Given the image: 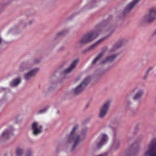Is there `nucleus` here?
<instances>
[{"instance_id": "nucleus-1", "label": "nucleus", "mask_w": 156, "mask_h": 156, "mask_svg": "<svg viewBox=\"0 0 156 156\" xmlns=\"http://www.w3.org/2000/svg\"><path fill=\"white\" fill-rule=\"evenodd\" d=\"M78 126L77 125L75 126L73 128L70 133L67 136V141L69 143H73V144L72 150L75 147L78 145L83 140L85 135V132H82L80 135H78L76 133V131L78 129Z\"/></svg>"}, {"instance_id": "nucleus-2", "label": "nucleus", "mask_w": 156, "mask_h": 156, "mask_svg": "<svg viewBox=\"0 0 156 156\" xmlns=\"http://www.w3.org/2000/svg\"><path fill=\"white\" fill-rule=\"evenodd\" d=\"M100 30H97L88 33L84 35L80 40L78 44H84L93 41L100 34Z\"/></svg>"}, {"instance_id": "nucleus-3", "label": "nucleus", "mask_w": 156, "mask_h": 156, "mask_svg": "<svg viewBox=\"0 0 156 156\" xmlns=\"http://www.w3.org/2000/svg\"><path fill=\"white\" fill-rule=\"evenodd\" d=\"M145 156H156V137L152 140L149 146V149L144 154Z\"/></svg>"}, {"instance_id": "nucleus-4", "label": "nucleus", "mask_w": 156, "mask_h": 156, "mask_svg": "<svg viewBox=\"0 0 156 156\" xmlns=\"http://www.w3.org/2000/svg\"><path fill=\"white\" fill-rule=\"evenodd\" d=\"M90 80L91 77H90L86 78L81 83L73 90V93L75 94H77L82 92L88 85Z\"/></svg>"}, {"instance_id": "nucleus-5", "label": "nucleus", "mask_w": 156, "mask_h": 156, "mask_svg": "<svg viewBox=\"0 0 156 156\" xmlns=\"http://www.w3.org/2000/svg\"><path fill=\"white\" fill-rule=\"evenodd\" d=\"M145 20L151 23L156 18V7L151 8L149 11V13L146 15L144 17Z\"/></svg>"}, {"instance_id": "nucleus-6", "label": "nucleus", "mask_w": 156, "mask_h": 156, "mask_svg": "<svg viewBox=\"0 0 156 156\" xmlns=\"http://www.w3.org/2000/svg\"><path fill=\"white\" fill-rule=\"evenodd\" d=\"M110 104L109 101H108L105 103L100 109L99 114V117L100 118H103L106 115L108 110Z\"/></svg>"}, {"instance_id": "nucleus-7", "label": "nucleus", "mask_w": 156, "mask_h": 156, "mask_svg": "<svg viewBox=\"0 0 156 156\" xmlns=\"http://www.w3.org/2000/svg\"><path fill=\"white\" fill-rule=\"evenodd\" d=\"M32 129L33 134L36 135L41 132L42 126L41 125H38L37 123L35 122L32 125Z\"/></svg>"}, {"instance_id": "nucleus-8", "label": "nucleus", "mask_w": 156, "mask_h": 156, "mask_svg": "<svg viewBox=\"0 0 156 156\" xmlns=\"http://www.w3.org/2000/svg\"><path fill=\"white\" fill-rule=\"evenodd\" d=\"M140 0H133L126 7L124 11V14L126 15Z\"/></svg>"}, {"instance_id": "nucleus-9", "label": "nucleus", "mask_w": 156, "mask_h": 156, "mask_svg": "<svg viewBox=\"0 0 156 156\" xmlns=\"http://www.w3.org/2000/svg\"><path fill=\"white\" fill-rule=\"evenodd\" d=\"M38 70L39 69L38 68H36L26 74L25 75V79L26 80H27L32 77Z\"/></svg>"}, {"instance_id": "nucleus-10", "label": "nucleus", "mask_w": 156, "mask_h": 156, "mask_svg": "<svg viewBox=\"0 0 156 156\" xmlns=\"http://www.w3.org/2000/svg\"><path fill=\"white\" fill-rule=\"evenodd\" d=\"M12 130H6L2 133L1 136V138L3 140L7 139L12 135Z\"/></svg>"}, {"instance_id": "nucleus-11", "label": "nucleus", "mask_w": 156, "mask_h": 156, "mask_svg": "<svg viewBox=\"0 0 156 156\" xmlns=\"http://www.w3.org/2000/svg\"><path fill=\"white\" fill-rule=\"evenodd\" d=\"M101 28L104 30H107V34L109 35L113 31V28L109 24H106L105 25L102 26Z\"/></svg>"}, {"instance_id": "nucleus-12", "label": "nucleus", "mask_w": 156, "mask_h": 156, "mask_svg": "<svg viewBox=\"0 0 156 156\" xmlns=\"http://www.w3.org/2000/svg\"><path fill=\"white\" fill-rule=\"evenodd\" d=\"M107 136L105 134H103L101 138L100 141L97 144V147L99 148L101 147L103 144L106 143L107 140Z\"/></svg>"}, {"instance_id": "nucleus-13", "label": "nucleus", "mask_w": 156, "mask_h": 156, "mask_svg": "<svg viewBox=\"0 0 156 156\" xmlns=\"http://www.w3.org/2000/svg\"><path fill=\"white\" fill-rule=\"evenodd\" d=\"M118 55V54L112 55L107 57L105 59L102 61L100 63L101 64L105 63L107 62H110L113 61Z\"/></svg>"}, {"instance_id": "nucleus-14", "label": "nucleus", "mask_w": 156, "mask_h": 156, "mask_svg": "<svg viewBox=\"0 0 156 156\" xmlns=\"http://www.w3.org/2000/svg\"><path fill=\"white\" fill-rule=\"evenodd\" d=\"M78 61L79 60L78 59H76L71 64L69 67L66 69L64 71V73H66L71 72L74 68L77 63L78 62Z\"/></svg>"}, {"instance_id": "nucleus-15", "label": "nucleus", "mask_w": 156, "mask_h": 156, "mask_svg": "<svg viewBox=\"0 0 156 156\" xmlns=\"http://www.w3.org/2000/svg\"><path fill=\"white\" fill-rule=\"evenodd\" d=\"M143 93V92L142 90H138L134 96L133 97V100H136L141 98Z\"/></svg>"}, {"instance_id": "nucleus-16", "label": "nucleus", "mask_w": 156, "mask_h": 156, "mask_svg": "<svg viewBox=\"0 0 156 156\" xmlns=\"http://www.w3.org/2000/svg\"><path fill=\"white\" fill-rule=\"evenodd\" d=\"M21 81V79L19 78L15 79L10 83V85L12 87L16 86L20 83Z\"/></svg>"}, {"instance_id": "nucleus-17", "label": "nucleus", "mask_w": 156, "mask_h": 156, "mask_svg": "<svg viewBox=\"0 0 156 156\" xmlns=\"http://www.w3.org/2000/svg\"><path fill=\"white\" fill-rule=\"evenodd\" d=\"M105 37L101 38L97 41L94 43V44L91 45L88 48V50H90L94 49L95 48L97 47L98 44L101 42L104 39Z\"/></svg>"}, {"instance_id": "nucleus-18", "label": "nucleus", "mask_w": 156, "mask_h": 156, "mask_svg": "<svg viewBox=\"0 0 156 156\" xmlns=\"http://www.w3.org/2000/svg\"><path fill=\"white\" fill-rule=\"evenodd\" d=\"M120 144L119 140L118 139H115L113 140V147L114 148L118 147Z\"/></svg>"}, {"instance_id": "nucleus-19", "label": "nucleus", "mask_w": 156, "mask_h": 156, "mask_svg": "<svg viewBox=\"0 0 156 156\" xmlns=\"http://www.w3.org/2000/svg\"><path fill=\"white\" fill-rule=\"evenodd\" d=\"M121 46V44L120 43H117L115 44L112 48L110 50V52L111 53H113L115 52L116 49L120 47Z\"/></svg>"}, {"instance_id": "nucleus-20", "label": "nucleus", "mask_w": 156, "mask_h": 156, "mask_svg": "<svg viewBox=\"0 0 156 156\" xmlns=\"http://www.w3.org/2000/svg\"><path fill=\"white\" fill-rule=\"evenodd\" d=\"M103 52H101L99 54L98 56L96 57L93 61L92 63L94 64L96 62L98 61L102 56L103 54Z\"/></svg>"}, {"instance_id": "nucleus-21", "label": "nucleus", "mask_w": 156, "mask_h": 156, "mask_svg": "<svg viewBox=\"0 0 156 156\" xmlns=\"http://www.w3.org/2000/svg\"><path fill=\"white\" fill-rule=\"evenodd\" d=\"M23 153V150L21 148H17L16 150V156H21Z\"/></svg>"}, {"instance_id": "nucleus-22", "label": "nucleus", "mask_w": 156, "mask_h": 156, "mask_svg": "<svg viewBox=\"0 0 156 156\" xmlns=\"http://www.w3.org/2000/svg\"><path fill=\"white\" fill-rule=\"evenodd\" d=\"M26 156H32V152L31 151H28L26 154Z\"/></svg>"}, {"instance_id": "nucleus-23", "label": "nucleus", "mask_w": 156, "mask_h": 156, "mask_svg": "<svg viewBox=\"0 0 156 156\" xmlns=\"http://www.w3.org/2000/svg\"><path fill=\"white\" fill-rule=\"evenodd\" d=\"M47 109H48L47 108H44L42 110H40L39 112L40 113H44V112H45Z\"/></svg>"}, {"instance_id": "nucleus-24", "label": "nucleus", "mask_w": 156, "mask_h": 156, "mask_svg": "<svg viewBox=\"0 0 156 156\" xmlns=\"http://www.w3.org/2000/svg\"><path fill=\"white\" fill-rule=\"evenodd\" d=\"M152 69V67L150 68H149V69L147 71L146 73V75H147V74L149 72L150 73L151 72Z\"/></svg>"}, {"instance_id": "nucleus-25", "label": "nucleus", "mask_w": 156, "mask_h": 156, "mask_svg": "<svg viewBox=\"0 0 156 156\" xmlns=\"http://www.w3.org/2000/svg\"><path fill=\"white\" fill-rule=\"evenodd\" d=\"M64 32H59L57 34V36H60V35H63V34H64Z\"/></svg>"}, {"instance_id": "nucleus-26", "label": "nucleus", "mask_w": 156, "mask_h": 156, "mask_svg": "<svg viewBox=\"0 0 156 156\" xmlns=\"http://www.w3.org/2000/svg\"><path fill=\"white\" fill-rule=\"evenodd\" d=\"M126 154L127 155H130V154H131V152L130 151H129V152L128 153H126Z\"/></svg>"}, {"instance_id": "nucleus-27", "label": "nucleus", "mask_w": 156, "mask_h": 156, "mask_svg": "<svg viewBox=\"0 0 156 156\" xmlns=\"http://www.w3.org/2000/svg\"><path fill=\"white\" fill-rule=\"evenodd\" d=\"M80 79V77H78L77 79H76L75 80L76 82H77Z\"/></svg>"}, {"instance_id": "nucleus-28", "label": "nucleus", "mask_w": 156, "mask_h": 156, "mask_svg": "<svg viewBox=\"0 0 156 156\" xmlns=\"http://www.w3.org/2000/svg\"><path fill=\"white\" fill-rule=\"evenodd\" d=\"M26 69V68H23V69L22 67H21L20 68V69L21 70H22L23 69V70H25V69Z\"/></svg>"}, {"instance_id": "nucleus-29", "label": "nucleus", "mask_w": 156, "mask_h": 156, "mask_svg": "<svg viewBox=\"0 0 156 156\" xmlns=\"http://www.w3.org/2000/svg\"><path fill=\"white\" fill-rule=\"evenodd\" d=\"M40 61L39 60H38V61H37V62H36V61H35L34 62V63H38V62H39Z\"/></svg>"}, {"instance_id": "nucleus-30", "label": "nucleus", "mask_w": 156, "mask_h": 156, "mask_svg": "<svg viewBox=\"0 0 156 156\" xmlns=\"http://www.w3.org/2000/svg\"><path fill=\"white\" fill-rule=\"evenodd\" d=\"M1 41H2L1 39V38H0V44L1 43Z\"/></svg>"}, {"instance_id": "nucleus-31", "label": "nucleus", "mask_w": 156, "mask_h": 156, "mask_svg": "<svg viewBox=\"0 0 156 156\" xmlns=\"http://www.w3.org/2000/svg\"><path fill=\"white\" fill-rule=\"evenodd\" d=\"M2 90H5V88H2Z\"/></svg>"}, {"instance_id": "nucleus-32", "label": "nucleus", "mask_w": 156, "mask_h": 156, "mask_svg": "<svg viewBox=\"0 0 156 156\" xmlns=\"http://www.w3.org/2000/svg\"><path fill=\"white\" fill-rule=\"evenodd\" d=\"M146 77L145 76V77H144V79H146Z\"/></svg>"}, {"instance_id": "nucleus-33", "label": "nucleus", "mask_w": 156, "mask_h": 156, "mask_svg": "<svg viewBox=\"0 0 156 156\" xmlns=\"http://www.w3.org/2000/svg\"><path fill=\"white\" fill-rule=\"evenodd\" d=\"M108 36H107V37H105V38H106V37H108Z\"/></svg>"}, {"instance_id": "nucleus-34", "label": "nucleus", "mask_w": 156, "mask_h": 156, "mask_svg": "<svg viewBox=\"0 0 156 156\" xmlns=\"http://www.w3.org/2000/svg\"><path fill=\"white\" fill-rule=\"evenodd\" d=\"M132 147V146H131V147Z\"/></svg>"}, {"instance_id": "nucleus-35", "label": "nucleus", "mask_w": 156, "mask_h": 156, "mask_svg": "<svg viewBox=\"0 0 156 156\" xmlns=\"http://www.w3.org/2000/svg\"><path fill=\"white\" fill-rule=\"evenodd\" d=\"M155 33H156V31H155Z\"/></svg>"}]
</instances>
